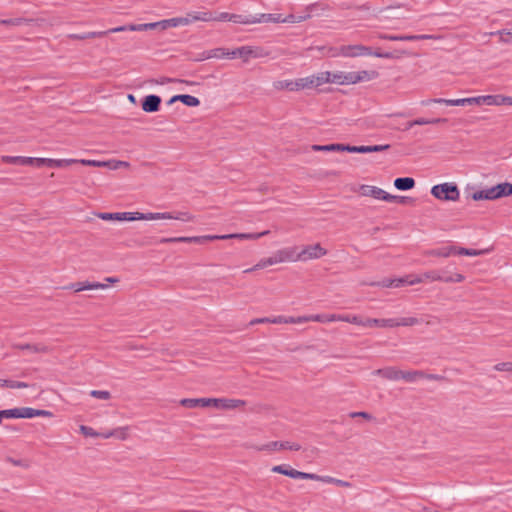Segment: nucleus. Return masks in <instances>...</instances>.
<instances>
[{"mask_svg": "<svg viewBox=\"0 0 512 512\" xmlns=\"http://www.w3.org/2000/svg\"><path fill=\"white\" fill-rule=\"evenodd\" d=\"M474 105L501 106L512 105V97L502 94L481 95L474 97Z\"/></svg>", "mask_w": 512, "mask_h": 512, "instance_id": "nucleus-11", "label": "nucleus"}, {"mask_svg": "<svg viewBox=\"0 0 512 512\" xmlns=\"http://www.w3.org/2000/svg\"><path fill=\"white\" fill-rule=\"evenodd\" d=\"M110 33L111 32L109 30H106V31H98V32H88L85 34H71V35H69V38L74 39V40H85V39L103 37Z\"/></svg>", "mask_w": 512, "mask_h": 512, "instance_id": "nucleus-36", "label": "nucleus"}, {"mask_svg": "<svg viewBox=\"0 0 512 512\" xmlns=\"http://www.w3.org/2000/svg\"><path fill=\"white\" fill-rule=\"evenodd\" d=\"M36 417V409L23 407L18 408V418H33Z\"/></svg>", "mask_w": 512, "mask_h": 512, "instance_id": "nucleus-51", "label": "nucleus"}, {"mask_svg": "<svg viewBox=\"0 0 512 512\" xmlns=\"http://www.w3.org/2000/svg\"><path fill=\"white\" fill-rule=\"evenodd\" d=\"M423 282V276L408 275V285H415Z\"/></svg>", "mask_w": 512, "mask_h": 512, "instance_id": "nucleus-64", "label": "nucleus"}, {"mask_svg": "<svg viewBox=\"0 0 512 512\" xmlns=\"http://www.w3.org/2000/svg\"><path fill=\"white\" fill-rule=\"evenodd\" d=\"M297 250V246H290L275 251L274 254L277 258L278 264L286 262H298Z\"/></svg>", "mask_w": 512, "mask_h": 512, "instance_id": "nucleus-18", "label": "nucleus"}, {"mask_svg": "<svg viewBox=\"0 0 512 512\" xmlns=\"http://www.w3.org/2000/svg\"><path fill=\"white\" fill-rule=\"evenodd\" d=\"M246 405V401L242 399L232 398H211L210 407L219 410H235L243 408Z\"/></svg>", "mask_w": 512, "mask_h": 512, "instance_id": "nucleus-12", "label": "nucleus"}, {"mask_svg": "<svg viewBox=\"0 0 512 512\" xmlns=\"http://www.w3.org/2000/svg\"><path fill=\"white\" fill-rule=\"evenodd\" d=\"M104 221H152V220H178L183 222H193L195 216L188 211L171 212H99L95 214Z\"/></svg>", "mask_w": 512, "mask_h": 512, "instance_id": "nucleus-1", "label": "nucleus"}, {"mask_svg": "<svg viewBox=\"0 0 512 512\" xmlns=\"http://www.w3.org/2000/svg\"><path fill=\"white\" fill-rule=\"evenodd\" d=\"M395 328L399 326L411 327L421 323L420 319L416 317H402L400 319H393Z\"/></svg>", "mask_w": 512, "mask_h": 512, "instance_id": "nucleus-40", "label": "nucleus"}, {"mask_svg": "<svg viewBox=\"0 0 512 512\" xmlns=\"http://www.w3.org/2000/svg\"><path fill=\"white\" fill-rule=\"evenodd\" d=\"M471 198L474 201H481V200H497L495 190L493 187L485 188L479 191H476L471 194Z\"/></svg>", "mask_w": 512, "mask_h": 512, "instance_id": "nucleus-26", "label": "nucleus"}, {"mask_svg": "<svg viewBox=\"0 0 512 512\" xmlns=\"http://www.w3.org/2000/svg\"><path fill=\"white\" fill-rule=\"evenodd\" d=\"M495 34H498L500 37V41L502 43H512V30L510 29H502L497 31Z\"/></svg>", "mask_w": 512, "mask_h": 512, "instance_id": "nucleus-50", "label": "nucleus"}, {"mask_svg": "<svg viewBox=\"0 0 512 512\" xmlns=\"http://www.w3.org/2000/svg\"><path fill=\"white\" fill-rule=\"evenodd\" d=\"M331 84L351 85V72H345V71L331 72Z\"/></svg>", "mask_w": 512, "mask_h": 512, "instance_id": "nucleus-25", "label": "nucleus"}, {"mask_svg": "<svg viewBox=\"0 0 512 512\" xmlns=\"http://www.w3.org/2000/svg\"><path fill=\"white\" fill-rule=\"evenodd\" d=\"M486 252H487V250L467 249V248L455 246V254H457V255L479 256Z\"/></svg>", "mask_w": 512, "mask_h": 512, "instance_id": "nucleus-44", "label": "nucleus"}, {"mask_svg": "<svg viewBox=\"0 0 512 512\" xmlns=\"http://www.w3.org/2000/svg\"><path fill=\"white\" fill-rule=\"evenodd\" d=\"M394 186L398 190H410L415 186V181L410 177L397 178L394 181Z\"/></svg>", "mask_w": 512, "mask_h": 512, "instance_id": "nucleus-38", "label": "nucleus"}, {"mask_svg": "<svg viewBox=\"0 0 512 512\" xmlns=\"http://www.w3.org/2000/svg\"><path fill=\"white\" fill-rule=\"evenodd\" d=\"M428 255L436 257H449L455 254V246L443 247L440 249H433L427 252Z\"/></svg>", "mask_w": 512, "mask_h": 512, "instance_id": "nucleus-39", "label": "nucleus"}, {"mask_svg": "<svg viewBox=\"0 0 512 512\" xmlns=\"http://www.w3.org/2000/svg\"><path fill=\"white\" fill-rule=\"evenodd\" d=\"M232 59L240 58L244 63L252 58H264L269 56V52L260 46H241L231 50Z\"/></svg>", "mask_w": 512, "mask_h": 512, "instance_id": "nucleus-9", "label": "nucleus"}, {"mask_svg": "<svg viewBox=\"0 0 512 512\" xmlns=\"http://www.w3.org/2000/svg\"><path fill=\"white\" fill-rule=\"evenodd\" d=\"M269 231H263L259 233H233L224 235H203V236H181V237H170L162 238L161 243H197L204 244L208 241L214 240H227V239H239V240H257L262 236L268 235Z\"/></svg>", "mask_w": 512, "mask_h": 512, "instance_id": "nucleus-2", "label": "nucleus"}, {"mask_svg": "<svg viewBox=\"0 0 512 512\" xmlns=\"http://www.w3.org/2000/svg\"><path fill=\"white\" fill-rule=\"evenodd\" d=\"M323 322L324 316L322 314L315 315H304V316H275V317H263L256 318L251 321V324L271 323V324H302L306 322Z\"/></svg>", "mask_w": 512, "mask_h": 512, "instance_id": "nucleus-6", "label": "nucleus"}, {"mask_svg": "<svg viewBox=\"0 0 512 512\" xmlns=\"http://www.w3.org/2000/svg\"><path fill=\"white\" fill-rule=\"evenodd\" d=\"M344 151L349 153H370V146H350L344 144Z\"/></svg>", "mask_w": 512, "mask_h": 512, "instance_id": "nucleus-49", "label": "nucleus"}, {"mask_svg": "<svg viewBox=\"0 0 512 512\" xmlns=\"http://www.w3.org/2000/svg\"><path fill=\"white\" fill-rule=\"evenodd\" d=\"M79 430H80V432L84 436H89V437H98V436H100V434L97 433L93 428L85 426V425H81L79 427Z\"/></svg>", "mask_w": 512, "mask_h": 512, "instance_id": "nucleus-55", "label": "nucleus"}, {"mask_svg": "<svg viewBox=\"0 0 512 512\" xmlns=\"http://www.w3.org/2000/svg\"><path fill=\"white\" fill-rule=\"evenodd\" d=\"M189 25V20L187 19V15L185 17H175L171 19L162 20V30H166L170 27H178V26H187Z\"/></svg>", "mask_w": 512, "mask_h": 512, "instance_id": "nucleus-33", "label": "nucleus"}, {"mask_svg": "<svg viewBox=\"0 0 512 512\" xmlns=\"http://www.w3.org/2000/svg\"><path fill=\"white\" fill-rule=\"evenodd\" d=\"M161 98L157 95H148L142 102V109L145 112L151 113L159 110Z\"/></svg>", "mask_w": 512, "mask_h": 512, "instance_id": "nucleus-22", "label": "nucleus"}, {"mask_svg": "<svg viewBox=\"0 0 512 512\" xmlns=\"http://www.w3.org/2000/svg\"><path fill=\"white\" fill-rule=\"evenodd\" d=\"M253 24L259 23H281L282 16L280 14H266L262 13L258 16H252Z\"/></svg>", "mask_w": 512, "mask_h": 512, "instance_id": "nucleus-29", "label": "nucleus"}, {"mask_svg": "<svg viewBox=\"0 0 512 512\" xmlns=\"http://www.w3.org/2000/svg\"><path fill=\"white\" fill-rule=\"evenodd\" d=\"M211 398H184L180 400V405L186 408L210 407Z\"/></svg>", "mask_w": 512, "mask_h": 512, "instance_id": "nucleus-21", "label": "nucleus"}, {"mask_svg": "<svg viewBox=\"0 0 512 512\" xmlns=\"http://www.w3.org/2000/svg\"><path fill=\"white\" fill-rule=\"evenodd\" d=\"M446 121H447V119H445V118H433V119L417 118V119L409 122L408 127H412L414 125L439 124V123H445Z\"/></svg>", "mask_w": 512, "mask_h": 512, "instance_id": "nucleus-41", "label": "nucleus"}, {"mask_svg": "<svg viewBox=\"0 0 512 512\" xmlns=\"http://www.w3.org/2000/svg\"><path fill=\"white\" fill-rule=\"evenodd\" d=\"M350 417L351 418H356V417H362L366 420H371L372 419V416L371 414L367 413V412H363V411H360V412H352L350 413Z\"/></svg>", "mask_w": 512, "mask_h": 512, "instance_id": "nucleus-63", "label": "nucleus"}, {"mask_svg": "<svg viewBox=\"0 0 512 512\" xmlns=\"http://www.w3.org/2000/svg\"><path fill=\"white\" fill-rule=\"evenodd\" d=\"M467 104L474 105V97L451 99L449 102V106H464Z\"/></svg>", "mask_w": 512, "mask_h": 512, "instance_id": "nucleus-52", "label": "nucleus"}, {"mask_svg": "<svg viewBox=\"0 0 512 512\" xmlns=\"http://www.w3.org/2000/svg\"><path fill=\"white\" fill-rule=\"evenodd\" d=\"M314 77H315V82H316L317 87H319L323 84H327V83L331 84V72L330 71L320 72V73L314 75Z\"/></svg>", "mask_w": 512, "mask_h": 512, "instance_id": "nucleus-45", "label": "nucleus"}, {"mask_svg": "<svg viewBox=\"0 0 512 512\" xmlns=\"http://www.w3.org/2000/svg\"><path fill=\"white\" fill-rule=\"evenodd\" d=\"M380 39L389 40V41H412V40H425V39H432V40H439L442 37L439 35H387V34H380Z\"/></svg>", "mask_w": 512, "mask_h": 512, "instance_id": "nucleus-17", "label": "nucleus"}, {"mask_svg": "<svg viewBox=\"0 0 512 512\" xmlns=\"http://www.w3.org/2000/svg\"><path fill=\"white\" fill-rule=\"evenodd\" d=\"M496 371L512 372V362H501L494 366Z\"/></svg>", "mask_w": 512, "mask_h": 512, "instance_id": "nucleus-60", "label": "nucleus"}, {"mask_svg": "<svg viewBox=\"0 0 512 512\" xmlns=\"http://www.w3.org/2000/svg\"><path fill=\"white\" fill-rule=\"evenodd\" d=\"M229 17V12H219L217 14L213 13V21L215 22H229Z\"/></svg>", "mask_w": 512, "mask_h": 512, "instance_id": "nucleus-59", "label": "nucleus"}, {"mask_svg": "<svg viewBox=\"0 0 512 512\" xmlns=\"http://www.w3.org/2000/svg\"><path fill=\"white\" fill-rule=\"evenodd\" d=\"M252 16H244L241 14L230 13L229 22L235 24L251 25L253 24Z\"/></svg>", "mask_w": 512, "mask_h": 512, "instance_id": "nucleus-42", "label": "nucleus"}, {"mask_svg": "<svg viewBox=\"0 0 512 512\" xmlns=\"http://www.w3.org/2000/svg\"><path fill=\"white\" fill-rule=\"evenodd\" d=\"M431 194L440 201L455 202L459 200L460 191L455 183L445 182L431 188Z\"/></svg>", "mask_w": 512, "mask_h": 512, "instance_id": "nucleus-8", "label": "nucleus"}, {"mask_svg": "<svg viewBox=\"0 0 512 512\" xmlns=\"http://www.w3.org/2000/svg\"><path fill=\"white\" fill-rule=\"evenodd\" d=\"M423 378H426V375L422 371L399 370V380L402 379L407 382H415ZM427 378H434V376H427Z\"/></svg>", "mask_w": 512, "mask_h": 512, "instance_id": "nucleus-27", "label": "nucleus"}, {"mask_svg": "<svg viewBox=\"0 0 512 512\" xmlns=\"http://www.w3.org/2000/svg\"><path fill=\"white\" fill-rule=\"evenodd\" d=\"M1 160L9 164L29 165L37 168L44 166V158L40 157L2 156Z\"/></svg>", "mask_w": 512, "mask_h": 512, "instance_id": "nucleus-14", "label": "nucleus"}, {"mask_svg": "<svg viewBox=\"0 0 512 512\" xmlns=\"http://www.w3.org/2000/svg\"><path fill=\"white\" fill-rule=\"evenodd\" d=\"M108 288V285L100 282H89L83 281V291L85 290H105Z\"/></svg>", "mask_w": 512, "mask_h": 512, "instance_id": "nucleus-46", "label": "nucleus"}, {"mask_svg": "<svg viewBox=\"0 0 512 512\" xmlns=\"http://www.w3.org/2000/svg\"><path fill=\"white\" fill-rule=\"evenodd\" d=\"M189 25L196 21L211 22L213 21V12L209 10L190 12L187 14Z\"/></svg>", "mask_w": 512, "mask_h": 512, "instance_id": "nucleus-23", "label": "nucleus"}, {"mask_svg": "<svg viewBox=\"0 0 512 512\" xmlns=\"http://www.w3.org/2000/svg\"><path fill=\"white\" fill-rule=\"evenodd\" d=\"M465 279L464 275L460 273H455L449 277H443V281L446 283H452V282H463Z\"/></svg>", "mask_w": 512, "mask_h": 512, "instance_id": "nucleus-57", "label": "nucleus"}, {"mask_svg": "<svg viewBox=\"0 0 512 512\" xmlns=\"http://www.w3.org/2000/svg\"><path fill=\"white\" fill-rule=\"evenodd\" d=\"M274 87L277 90L299 91L298 79H296V80H280V81H277L274 83Z\"/></svg>", "mask_w": 512, "mask_h": 512, "instance_id": "nucleus-35", "label": "nucleus"}, {"mask_svg": "<svg viewBox=\"0 0 512 512\" xmlns=\"http://www.w3.org/2000/svg\"><path fill=\"white\" fill-rule=\"evenodd\" d=\"M429 279L431 281H443V277L436 271H429L423 274V279Z\"/></svg>", "mask_w": 512, "mask_h": 512, "instance_id": "nucleus-61", "label": "nucleus"}, {"mask_svg": "<svg viewBox=\"0 0 512 512\" xmlns=\"http://www.w3.org/2000/svg\"><path fill=\"white\" fill-rule=\"evenodd\" d=\"M12 348L20 351H27L30 354H49L52 348L44 343H15Z\"/></svg>", "mask_w": 512, "mask_h": 512, "instance_id": "nucleus-15", "label": "nucleus"}, {"mask_svg": "<svg viewBox=\"0 0 512 512\" xmlns=\"http://www.w3.org/2000/svg\"><path fill=\"white\" fill-rule=\"evenodd\" d=\"M336 54H341V56L345 58L375 56L378 58L391 59L397 57L391 52H381L380 50L373 51L371 47L362 44L342 45L339 47V50Z\"/></svg>", "mask_w": 512, "mask_h": 512, "instance_id": "nucleus-5", "label": "nucleus"}, {"mask_svg": "<svg viewBox=\"0 0 512 512\" xmlns=\"http://www.w3.org/2000/svg\"><path fill=\"white\" fill-rule=\"evenodd\" d=\"M323 322H334L341 321L351 324H355L362 327H378V328H395L393 318L389 319H377V318H362L355 314H328L323 315Z\"/></svg>", "mask_w": 512, "mask_h": 512, "instance_id": "nucleus-3", "label": "nucleus"}, {"mask_svg": "<svg viewBox=\"0 0 512 512\" xmlns=\"http://www.w3.org/2000/svg\"><path fill=\"white\" fill-rule=\"evenodd\" d=\"M404 285H408V275L401 278H394V288H400Z\"/></svg>", "mask_w": 512, "mask_h": 512, "instance_id": "nucleus-62", "label": "nucleus"}, {"mask_svg": "<svg viewBox=\"0 0 512 512\" xmlns=\"http://www.w3.org/2000/svg\"><path fill=\"white\" fill-rule=\"evenodd\" d=\"M371 285L383 287V288H394V278H386L379 282L372 283Z\"/></svg>", "mask_w": 512, "mask_h": 512, "instance_id": "nucleus-58", "label": "nucleus"}, {"mask_svg": "<svg viewBox=\"0 0 512 512\" xmlns=\"http://www.w3.org/2000/svg\"><path fill=\"white\" fill-rule=\"evenodd\" d=\"M0 418H18V408L0 410Z\"/></svg>", "mask_w": 512, "mask_h": 512, "instance_id": "nucleus-56", "label": "nucleus"}, {"mask_svg": "<svg viewBox=\"0 0 512 512\" xmlns=\"http://www.w3.org/2000/svg\"><path fill=\"white\" fill-rule=\"evenodd\" d=\"M231 51L225 49V48H214V49H211L209 51H205L201 54V56L198 58V60L202 61V60H207V59H211V58H217V59H221V58H228V59H232V55L230 54Z\"/></svg>", "mask_w": 512, "mask_h": 512, "instance_id": "nucleus-20", "label": "nucleus"}, {"mask_svg": "<svg viewBox=\"0 0 512 512\" xmlns=\"http://www.w3.org/2000/svg\"><path fill=\"white\" fill-rule=\"evenodd\" d=\"M327 253V249H325L320 243L304 245L301 247L300 251L297 250L298 262L317 260L326 256Z\"/></svg>", "mask_w": 512, "mask_h": 512, "instance_id": "nucleus-10", "label": "nucleus"}, {"mask_svg": "<svg viewBox=\"0 0 512 512\" xmlns=\"http://www.w3.org/2000/svg\"><path fill=\"white\" fill-rule=\"evenodd\" d=\"M311 149L317 152L344 151V144L312 145Z\"/></svg>", "mask_w": 512, "mask_h": 512, "instance_id": "nucleus-37", "label": "nucleus"}, {"mask_svg": "<svg viewBox=\"0 0 512 512\" xmlns=\"http://www.w3.org/2000/svg\"><path fill=\"white\" fill-rule=\"evenodd\" d=\"M129 430L128 426L118 427L105 434H101V436L105 439L115 437L119 440H126L129 437Z\"/></svg>", "mask_w": 512, "mask_h": 512, "instance_id": "nucleus-30", "label": "nucleus"}, {"mask_svg": "<svg viewBox=\"0 0 512 512\" xmlns=\"http://www.w3.org/2000/svg\"><path fill=\"white\" fill-rule=\"evenodd\" d=\"M90 395L101 400H109L111 398L110 392L106 390H92L90 391Z\"/></svg>", "mask_w": 512, "mask_h": 512, "instance_id": "nucleus-53", "label": "nucleus"}, {"mask_svg": "<svg viewBox=\"0 0 512 512\" xmlns=\"http://www.w3.org/2000/svg\"><path fill=\"white\" fill-rule=\"evenodd\" d=\"M155 28L162 29V20L159 22L145 23V24H129L109 29L110 32H123V31H145Z\"/></svg>", "mask_w": 512, "mask_h": 512, "instance_id": "nucleus-16", "label": "nucleus"}, {"mask_svg": "<svg viewBox=\"0 0 512 512\" xmlns=\"http://www.w3.org/2000/svg\"><path fill=\"white\" fill-rule=\"evenodd\" d=\"M315 87H317V86H316L314 75H310V76L298 79V89L299 90L315 88Z\"/></svg>", "mask_w": 512, "mask_h": 512, "instance_id": "nucleus-43", "label": "nucleus"}, {"mask_svg": "<svg viewBox=\"0 0 512 512\" xmlns=\"http://www.w3.org/2000/svg\"><path fill=\"white\" fill-rule=\"evenodd\" d=\"M271 471L274 473H279L285 476H288L293 479H308L319 481L328 484H334L340 487H351V483L348 481H344L341 479H337L331 476H320L314 473L301 472L296 469L291 468L289 465H275L271 468Z\"/></svg>", "mask_w": 512, "mask_h": 512, "instance_id": "nucleus-4", "label": "nucleus"}, {"mask_svg": "<svg viewBox=\"0 0 512 512\" xmlns=\"http://www.w3.org/2000/svg\"><path fill=\"white\" fill-rule=\"evenodd\" d=\"M29 22H32V19L14 18V19L0 20V24L9 25V26H20L22 24L29 23Z\"/></svg>", "mask_w": 512, "mask_h": 512, "instance_id": "nucleus-47", "label": "nucleus"}, {"mask_svg": "<svg viewBox=\"0 0 512 512\" xmlns=\"http://www.w3.org/2000/svg\"><path fill=\"white\" fill-rule=\"evenodd\" d=\"M78 163V159H52V158H44V166L47 167H66L71 164Z\"/></svg>", "mask_w": 512, "mask_h": 512, "instance_id": "nucleus-32", "label": "nucleus"}, {"mask_svg": "<svg viewBox=\"0 0 512 512\" xmlns=\"http://www.w3.org/2000/svg\"><path fill=\"white\" fill-rule=\"evenodd\" d=\"M175 101H181L189 107H197L200 104V100L197 97L188 94L175 95L170 99L169 103H174Z\"/></svg>", "mask_w": 512, "mask_h": 512, "instance_id": "nucleus-31", "label": "nucleus"}, {"mask_svg": "<svg viewBox=\"0 0 512 512\" xmlns=\"http://www.w3.org/2000/svg\"><path fill=\"white\" fill-rule=\"evenodd\" d=\"M497 199L512 195V184L504 182L493 186Z\"/></svg>", "mask_w": 512, "mask_h": 512, "instance_id": "nucleus-34", "label": "nucleus"}, {"mask_svg": "<svg viewBox=\"0 0 512 512\" xmlns=\"http://www.w3.org/2000/svg\"><path fill=\"white\" fill-rule=\"evenodd\" d=\"M359 194L363 197H370L385 202L405 203L407 200V197L389 194L385 190L372 185H361L359 187Z\"/></svg>", "mask_w": 512, "mask_h": 512, "instance_id": "nucleus-7", "label": "nucleus"}, {"mask_svg": "<svg viewBox=\"0 0 512 512\" xmlns=\"http://www.w3.org/2000/svg\"><path fill=\"white\" fill-rule=\"evenodd\" d=\"M378 77V72L374 70L351 71V85L361 82H368Z\"/></svg>", "mask_w": 512, "mask_h": 512, "instance_id": "nucleus-19", "label": "nucleus"}, {"mask_svg": "<svg viewBox=\"0 0 512 512\" xmlns=\"http://www.w3.org/2000/svg\"><path fill=\"white\" fill-rule=\"evenodd\" d=\"M78 163L84 166L93 167H108V161L90 160V159H78Z\"/></svg>", "mask_w": 512, "mask_h": 512, "instance_id": "nucleus-48", "label": "nucleus"}, {"mask_svg": "<svg viewBox=\"0 0 512 512\" xmlns=\"http://www.w3.org/2000/svg\"><path fill=\"white\" fill-rule=\"evenodd\" d=\"M373 374L390 381L399 380V369L395 367H385L377 369L373 372Z\"/></svg>", "mask_w": 512, "mask_h": 512, "instance_id": "nucleus-24", "label": "nucleus"}, {"mask_svg": "<svg viewBox=\"0 0 512 512\" xmlns=\"http://www.w3.org/2000/svg\"><path fill=\"white\" fill-rule=\"evenodd\" d=\"M278 261L273 253L271 256L260 259L252 268L246 269L244 273H250L254 270L264 269L269 266L277 265Z\"/></svg>", "mask_w": 512, "mask_h": 512, "instance_id": "nucleus-28", "label": "nucleus"}, {"mask_svg": "<svg viewBox=\"0 0 512 512\" xmlns=\"http://www.w3.org/2000/svg\"><path fill=\"white\" fill-rule=\"evenodd\" d=\"M257 451H279V450H291V451H299L301 449V445L296 442L290 441H273L262 446L256 448Z\"/></svg>", "mask_w": 512, "mask_h": 512, "instance_id": "nucleus-13", "label": "nucleus"}, {"mask_svg": "<svg viewBox=\"0 0 512 512\" xmlns=\"http://www.w3.org/2000/svg\"><path fill=\"white\" fill-rule=\"evenodd\" d=\"M130 164L126 161H120V160H110L108 161V168L112 170H117L119 168H128Z\"/></svg>", "mask_w": 512, "mask_h": 512, "instance_id": "nucleus-54", "label": "nucleus"}]
</instances>
